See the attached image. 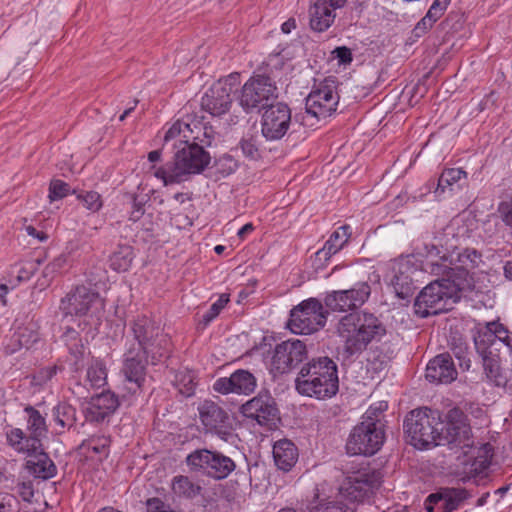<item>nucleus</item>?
I'll list each match as a JSON object with an SVG mask.
<instances>
[{
  "mask_svg": "<svg viewBox=\"0 0 512 512\" xmlns=\"http://www.w3.org/2000/svg\"><path fill=\"white\" fill-rule=\"evenodd\" d=\"M337 333L344 351L354 355L364 351L370 343L380 341L386 329L375 315L363 312L342 317L337 325Z\"/></svg>",
  "mask_w": 512,
  "mask_h": 512,
  "instance_id": "obj_1",
  "label": "nucleus"
},
{
  "mask_svg": "<svg viewBox=\"0 0 512 512\" xmlns=\"http://www.w3.org/2000/svg\"><path fill=\"white\" fill-rule=\"evenodd\" d=\"M295 388L299 394L319 400L333 397L339 389L336 363L329 357L311 360L298 373Z\"/></svg>",
  "mask_w": 512,
  "mask_h": 512,
  "instance_id": "obj_2",
  "label": "nucleus"
},
{
  "mask_svg": "<svg viewBox=\"0 0 512 512\" xmlns=\"http://www.w3.org/2000/svg\"><path fill=\"white\" fill-rule=\"evenodd\" d=\"M174 162L154 171V176L167 186L180 183L186 175L200 173L210 162L209 154L196 141L178 147Z\"/></svg>",
  "mask_w": 512,
  "mask_h": 512,
  "instance_id": "obj_3",
  "label": "nucleus"
},
{
  "mask_svg": "<svg viewBox=\"0 0 512 512\" xmlns=\"http://www.w3.org/2000/svg\"><path fill=\"white\" fill-rule=\"evenodd\" d=\"M441 424L440 414L428 408L412 410L404 421L409 442L418 449L440 445Z\"/></svg>",
  "mask_w": 512,
  "mask_h": 512,
  "instance_id": "obj_4",
  "label": "nucleus"
},
{
  "mask_svg": "<svg viewBox=\"0 0 512 512\" xmlns=\"http://www.w3.org/2000/svg\"><path fill=\"white\" fill-rule=\"evenodd\" d=\"M459 289L449 278L441 279L428 284L419 293L415 300V311L421 317L436 315L450 309V306L461 298Z\"/></svg>",
  "mask_w": 512,
  "mask_h": 512,
  "instance_id": "obj_5",
  "label": "nucleus"
},
{
  "mask_svg": "<svg viewBox=\"0 0 512 512\" xmlns=\"http://www.w3.org/2000/svg\"><path fill=\"white\" fill-rule=\"evenodd\" d=\"M338 102L336 80L333 77H328L314 87L307 96L305 112L301 115V124L307 127L315 126L336 111Z\"/></svg>",
  "mask_w": 512,
  "mask_h": 512,
  "instance_id": "obj_6",
  "label": "nucleus"
},
{
  "mask_svg": "<svg viewBox=\"0 0 512 512\" xmlns=\"http://www.w3.org/2000/svg\"><path fill=\"white\" fill-rule=\"evenodd\" d=\"M380 483L381 474L370 466H351L345 472L337 493L351 505L364 501Z\"/></svg>",
  "mask_w": 512,
  "mask_h": 512,
  "instance_id": "obj_7",
  "label": "nucleus"
},
{
  "mask_svg": "<svg viewBox=\"0 0 512 512\" xmlns=\"http://www.w3.org/2000/svg\"><path fill=\"white\" fill-rule=\"evenodd\" d=\"M66 315L86 317L90 326L97 327L105 309L104 300L86 286H77L61 300Z\"/></svg>",
  "mask_w": 512,
  "mask_h": 512,
  "instance_id": "obj_8",
  "label": "nucleus"
},
{
  "mask_svg": "<svg viewBox=\"0 0 512 512\" xmlns=\"http://www.w3.org/2000/svg\"><path fill=\"white\" fill-rule=\"evenodd\" d=\"M132 330L137 341V347H133L150 356L152 364L167 355L169 339L162 334L161 327L155 321L145 316L139 317L134 321Z\"/></svg>",
  "mask_w": 512,
  "mask_h": 512,
  "instance_id": "obj_9",
  "label": "nucleus"
},
{
  "mask_svg": "<svg viewBox=\"0 0 512 512\" xmlns=\"http://www.w3.org/2000/svg\"><path fill=\"white\" fill-rule=\"evenodd\" d=\"M473 338L478 354L512 357V332L498 321L479 324Z\"/></svg>",
  "mask_w": 512,
  "mask_h": 512,
  "instance_id": "obj_10",
  "label": "nucleus"
},
{
  "mask_svg": "<svg viewBox=\"0 0 512 512\" xmlns=\"http://www.w3.org/2000/svg\"><path fill=\"white\" fill-rule=\"evenodd\" d=\"M326 321L327 312L322 303L309 298L291 310L288 327L294 334L309 335L323 328Z\"/></svg>",
  "mask_w": 512,
  "mask_h": 512,
  "instance_id": "obj_11",
  "label": "nucleus"
},
{
  "mask_svg": "<svg viewBox=\"0 0 512 512\" xmlns=\"http://www.w3.org/2000/svg\"><path fill=\"white\" fill-rule=\"evenodd\" d=\"M186 464L191 471L201 472L217 480L227 478L236 467L230 457L208 449H197L188 454Z\"/></svg>",
  "mask_w": 512,
  "mask_h": 512,
  "instance_id": "obj_12",
  "label": "nucleus"
},
{
  "mask_svg": "<svg viewBox=\"0 0 512 512\" xmlns=\"http://www.w3.org/2000/svg\"><path fill=\"white\" fill-rule=\"evenodd\" d=\"M384 429L374 423L361 421L347 439L346 451L350 455H374L384 443Z\"/></svg>",
  "mask_w": 512,
  "mask_h": 512,
  "instance_id": "obj_13",
  "label": "nucleus"
},
{
  "mask_svg": "<svg viewBox=\"0 0 512 512\" xmlns=\"http://www.w3.org/2000/svg\"><path fill=\"white\" fill-rule=\"evenodd\" d=\"M239 85V75L230 74L214 83L201 99L202 108L213 116L225 114L232 103V93Z\"/></svg>",
  "mask_w": 512,
  "mask_h": 512,
  "instance_id": "obj_14",
  "label": "nucleus"
},
{
  "mask_svg": "<svg viewBox=\"0 0 512 512\" xmlns=\"http://www.w3.org/2000/svg\"><path fill=\"white\" fill-rule=\"evenodd\" d=\"M471 428L467 416L459 409H451L440 425V445L464 448L471 445Z\"/></svg>",
  "mask_w": 512,
  "mask_h": 512,
  "instance_id": "obj_15",
  "label": "nucleus"
},
{
  "mask_svg": "<svg viewBox=\"0 0 512 512\" xmlns=\"http://www.w3.org/2000/svg\"><path fill=\"white\" fill-rule=\"evenodd\" d=\"M277 98V87L268 76L251 77L242 87L240 105L245 110L260 108L268 105L269 101Z\"/></svg>",
  "mask_w": 512,
  "mask_h": 512,
  "instance_id": "obj_16",
  "label": "nucleus"
},
{
  "mask_svg": "<svg viewBox=\"0 0 512 512\" xmlns=\"http://www.w3.org/2000/svg\"><path fill=\"white\" fill-rule=\"evenodd\" d=\"M451 254L454 255V263L444 276L462 291L471 290L473 280L470 272L482 261L481 255L474 249H465L462 252L453 251Z\"/></svg>",
  "mask_w": 512,
  "mask_h": 512,
  "instance_id": "obj_17",
  "label": "nucleus"
},
{
  "mask_svg": "<svg viewBox=\"0 0 512 512\" xmlns=\"http://www.w3.org/2000/svg\"><path fill=\"white\" fill-rule=\"evenodd\" d=\"M199 419L207 432L215 433L227 440L231 423L228 414L218 404L205 400L198 406Z\"/></svg>",
  "mask_w": 512,
  "mask_h": 512,
  "instance_id": "obj_18",
  "label": "nucleus"
},
{
  "mask_svg": "<svg viewBox=\"0 0 512 512\" xmlns=\"http://www.w3.org/2000/svg\"><path fill=\"white\" fill-rule=\"evenodd\" d=\"M291 124V111L286 104L270 106L262 116V134L267 140H279Z\"/></svg>",
  "mask_w": 512,
  "mask_h": 512,
  "instance_id": "obj_19",
  "label": "nucleus"
},
{
  "mask_svg": "<svg viewBox=\"0 0 512 512\" xmlns=\"http://www.w3.org/2000/svg\"><path fill=\"white\" fill-rule=\"evenodd\" d=\"M307 355L306 347L300 340H287L275 348L271 367L272 371L283 374L302 362Z\"/></svg>",
  "mask_w": 512,
  "mask_h": 512,
  "instance_id": "obj_20",
  "label": "nucleus"
},
{
  "mask_svg": "<svg viewBox=\"0 0 512 512\" xmlns=\"http://www.w3.org/2000/svg\"><path fill=\"white\" fill-rule=\"evenodd\" d=\"M148 357L147 354L137 351L134 347L129 348L125 354L122 373L126 389L133 395L142 391L146 379L144 359Z\"/></svg>",
  "mask_w": 512,
  "mask_h": 512,
  "instance_id": "obj_21",
  "label": "nucleus"
},
{
  "mask_svg": "<svg viewBox=\"0 0 512 512\" xmlns=\"http://www.w3.org/2000/svg\"><path fill=\"white\" fill-rule=\"evenodd\" d=\"M277 408L273 398L268 394H259L241 407V413L257 421L260 425H269L277 419Z\"/></svg>",
  "mask_w": 512,
  "mask_h": 512,
  "instance_id": "obj_22",
  "label": "nucleus"
},
{
  "mask_svg": "<svg viewBox=\"0 0 512 512\" xmlns=\"http://www.w3.org/2000/svg\"><path fill=\"white\" fill-rule=\"evenodd\" d=\"M256 388V379L252 373L247 370H236L229 377L218 378L214 384V391L223 395L235 393L248 395L254 392Z\"/></svg>",
  "mask_w": 512,
  "mask_h": 512,
  "instance_id": "obj_23",
  "label": "nucleus"
},
{
  "mask_svg": "<svg viewBox=\"0 0 512 512\" xmlns=\"http://www.w3.org/2000/svg\"><path fill=\"white\" fill-rule=\"evenodd\" d=\"M416 253L425 257L423 269L433 275L444 276L454 263V255H447L442 247L435 244L424 243L422 247L416 248Z\"/></svg>",
  "mask_w": 512,
  "mask_h": 512,
  "instance_id": "obj_24",
  "label": "nucleus"
},
{
  "mask_svg": "<svg viewBox=\"0 0 512 512\" xmlns=\"http://www.w3.org/2000/svg\"><path fill=\"white\" fill-rule=\"evenodd\" d=\"M413 264L409 257L399 258L393 262L390 284L400 299H406L413 293Z\"/></svg>",
  "mask_w": 512,
  "mask_h": 512,
  "instance_id": "obj_25",
  "label": "nucleus"
},
{
  "mask_svg": "<svg viewBox=\"0 0 512 512\" xmlns=\"http://www.w3.org/2000/svg\"><path fill=\"white\" fill-rule=\"evenodd\" d=\"M345 3L346 0H313L309 10L311 28L318 32L327 30L334 22V11Z\"/></svg>",
  "mask_w": 512,
  "mask_h": 512,
  "instance_id": "obj_26",
  "label": "nucleus"
},
{
  "mask_svg": "<svg viewBox=\"0 0 512 512\" xmlns=\"http://www.w3.org/2000/svg\"><path fill=\"white\" fill-rule=\"evenodd\" d=\"M426 379L437 383H450L456 379L457 370L449 354H440L429 361Z\"/></svg>",
  "mask_w": 512,
  "mask_h": 512,
  "instance_id": "obj_27",
  "label": "nucleus"
},
{
  "mask_svg": "<svg viewBox=\"0 0 512 512\" xmlns=\"http://www.w3.org/2000/svg\"><path fill=\"white\" fill-rule=\"evenodd\" d=\"M119 406L116 395L110 391L102 392L91 398L87 406V418L90 421L101 422L112 415Z\"/></svg>",
  "mask_w": 512,
  "mask_h": 512,
  "instance_id": "obj_28",
  "label": "nucleus"
},
{
  "mask_svg": "<svg viewBox=\"0 0 512 512\" xmlns=\"http://www.w3.org/2000/svg\"><path fill=\"white\" fill-rule=\"evenodd\" d=\"M273 457L276 466L288 472L298 460V449L290 440L281 439L273 446Z\"/></svg>",
  "mask_w": 512,
  "mask_h": 512,
  "instance_id": "obj_29",
  "label": "nucleus"
},
{
  "mask_svg": "<svg viewBox=\"0 0 512 512\" xmlns=\"http://www.w3.org/2000/svg\"><path fill=\"white\" fill-rule=\"evenodd\" d=\"M28 471L35 477L49 479L56 475L57 468L42 447L31 456L26 462Z\"/></svg>",
  "mask_w": 512,
  "mask_h": 512,
  "instance_id": "obj_30",
  "label": "nucleus"
},
{
  "mask_svg": "<svg viewBox=\"0 0 512 512\" xmlns=\"http://www.w3.org/2000/svg\"><path fill=\"white\" fill-rule=\"evenodd\" d=\"M309 512H355L354 507L338 494H317L309 507Z\"/></svg>",
  "mask_w": 512,
  "mask_h": 512,
  "instance_id": "obj_31",
  "label": "nucleus"
},
{
  "mask_svg": "<svg viewBox=\"0 0 512 512\" xmlns=\"http://www.w3.org/2000/svg\"><path fill=\"white\" fill-rule=\"evenodd\" d=\"M8 444L17 452L26 454L27 457L37 452L41 447V440L35 436H25L19 428H13L6 433Z\"/></svg>",
  "mask_w": 512,
  "mask_h": 512,
  "instance_id": "obj_32",
  "label": "nucleus"
},
{
  "mask_svg": "<svg viewBox=\"0 0 512 512\" xmlns=\"http://www.w3.org/2000/svg\"><path fill=\"white\" fill-rule=\"evenodd\" d=\"M41 263V259H30L13 265L8 272L7 279L10 288L14 289L22 282L28 281L38 270Z\"/></svg>",
  "mask_w": 512,
  "mask_h": 512,
  "instance_id": "obj_33",
  "label": "nucleus"
},
{
  "mask_svg": "<svg viewBox=\"0 0 512 512\" xmlns=\"http://www.w3.org/2000/svg\"><path fill=\"white\" fill-rule=\"evenodd\" d=\"M493 456V448L490 444H484L474 448L471 461L466 463V472L472 476L482 474L490 465Z\"/></svg>",
  "mask_w": 512,
  "mask_h": 512,
  "instance_id": "obj_34",
  "label": "nucleus"
},
{
  "mask_svg": "<svg viewBox=\"0 0 512 512\" xmlns=\"http://www.w3.org/2000/svg\"><path fill=\"white\" fill-rule=\"evenodd\" d=\"M350 236V226L343 225L338 227L330 235L329 239L325 242L323 248L318 252V254L323 255L325 259L330 258L344 247Z\"/></svg>",
  "mask_w": 512,
  "mask_h": 512,
  "instance_id": "obj_35",
  "label": "nucleus"
},
{
  "mask_svg": "<svg viewBox=\"0 0 512 512\" xmlns=\"http://www.w3.org/2000/svg\"><path fill=\"white\" fill-rule=\"evenodd\" d=\"M194 134V129L191 127V124L188 121L177 120L165 133L164 141L168 142L170 140L176 139L179 145L182 146L184 144H188L190 141L198 140L199 136Z\"/></svg>",
  "mask_w": 512,
  "mask_h": 512,
  "instance_id": "obj_36",
  "label": "nucleus"
},
{
  "mask_svg": "<svg viewBox=\"0 0 512 512\" xmlns=\"http://www.w3.org/2000/svg\"><path fill=\"white\" fill-rule=\"evenodd\" d=\"M449 5V0H434L426 15L414 28L416 36H421L444 14Z\"/></svg>",
  "mask_w": 512,
  "mask_h": 512,
  "instance_id": "obj_37",
  "label": "nucleus"
},
{
  "mask_svg": "<svg viewBox=\"0 0 512 512\" xmlns=\"http://www.w3.org/2000/svg\"><path fill=\"white\" fill-rule=\"evenodd\" d=\"M482 358L483 368L487 379L495 386H505L507 378L503 375L500 368L502 356H496L490 353L479 354Z\"/></svg>",
  "mask_w": 512,
  "mask_h": 512,
  "instance_id": "obj_38",
  "label": "nucleus"
},
{
  "mask_svg": "<svg viewBox=\"0 0 512 512\" xmlns=\"http://www.w3.org/2000/svg\"><path fill=\"white\" fill-rule=\"evenodd\" d=\"M171 489L176 496L185 499H194L202 491V487L198 483L183 475L175 476L172 479Z\"/></svg>",
  "mask_w": 512,
  "mask_h": 512,
  "instance_id": "obj_39",
  "label": "nucleus"
},
{
  "mask_svg": "<svg viewBox=\"0 0 512 512\" xmlns=\"http://www.w3.org/2000/svg\"><path fill=\"white\" fill-rule=\"evenodd\" d=\"M86 457L102 460L108 456V439L105 437H94L84 441L80 447Z\"/></svg>",
  "mask_w": 512,
  "mask_h": 512,
  "instance_id": "obj_40",
  "label": "nucleus"
},
{
  "mask_svg": "<svg viewBox=\"0 0 512 512\" xmlns=\"http://www.w3.org/2000/svg\"><path fill=\"white\" fill-rule=\"evenodd\" d=\"M53 418L61 429L71 428L76 421V411L70 404L59 403L53 408Z\"/></svg>",
  "mask_w": 512,
  "mask_h": 512,
  "instance_id": "obj_41",
  "label": "nucleus"
},
{
  "mask_svg": "<svg viewBox=\"0 0 512 512\" xmlns=\"http://www.w3.org/2000/svg\"><path fill=\"white\" fill-rule=\"evenodd\" d=\"M467 173L461 168L445 169L439 177L436 193H444L447 188L458 184L461 180L466 179Z\"/></svg>",
  "mask_w": 512,
  "mask_h": 512,
  "instance_id": "obj_42",
  "label": "nucleus"
},
{
  "mask_svg": "<svg viewBox=\"0 0 512 512\" xmlns=\"http://www.w3.org/2000/svg\"><path fill=\"white\" fill-rule=\"evenodd\" d=\"M134 255L129 246L121 247L110 257V267L117 272L127 271L132 264Z\"/></svg>",
  "mask_w": 512,
  "mask_h": 512,
  "instance_id": "obj_43",
  "label": "nucleus"
},
{
  "mask_svg": "<svg viewBox=\"0 0 512 512\" xmlns=\"http://www.w3.org/2000/svg\"><path fill=\"white\" fill-rule=\"evenodd\" d=\"M27 414V428L30 431L32 436H35L40 439L46 431V423L43 416L31 406H28L24 410Z\"/></svg>",
  "mask_w": 512,
  "mask_h": 512,
  "instance_id": "obj_44",
  "label": "nucleus"
},
{
  "mask_svg": "<svg viewBox=\"0 0 512 512\" xmlns=\"http://www.w3.org/2000/svg\"><path fill=\"white\" fill-rule=\"evenodd\" d=\"M87 381L92 387L100 388L106 384L107 372L102 361L93 360L87 369Z\"/></svg>",
  "mask_w": 512,
  "mask_h": 512,
  "instance_id": "obj_45",
  "label": "nucleus"
},
{
  "mask_svg": "<svg viewBox=\"0 0 512 512\" xmlns=\"http://www.w3.org/2000/svg\"><path fill=\"white\" fill-rule=\"evenodd\" d=\"M348 295L349 303L353 308L362 306L370 296L371 289L368 283L360 282L355 284L351 289L344 290Z\"/></svg>",
  "mask_w": 512,
  "mask_h": 512,
  "instance_id": "obj_46",
  "label": "nucleus"
},
{
  "mask_svg": "<svg viewBox=\"0 0 512 512\" xmlns=\"http://www.w3.org/2000/svg\"><path fill=\"white\" fill-rule=\"evenodd\" d=\"M325 305L332 311L345 312L354 309L349 303L348 295L341 291H333L325 297Z\"/></svg>",
  "mask_w": 512,
  "mask_h": 512,
  "instance_id": "obj_47",
  "label": "nucleus"
},
{
  "mask_svg": "<svg viewBox=\"0 0 512 512\" xmlns=\"http://www.w3.org/2000/svg\"><path fill=\"white\" fill-rule=\"evenodd\" d=\"M388 408V405L384 401H379L377 403L372 404L362 416L361 421L372 422L376 427L384 429V424L382 422V414Z\"/></svg>",
  "mask_w": 512,
  "mask_h": 512,
  "instance_id": "obj_48",
  "label": "nucleus"
},
{
  "mask_svg": "<svg viewBox=\"0 0 512 512\" xmlns=\"http://www.w3.org/2000/svg\"><path fill=\"white\" fill-rule=\"evenodd\" d=\"M77 199L87 210L93 213L98 212L103 206L101 195L95 191H86L80 193L77 195Z\"/></svg>",
  "mask_w": 512,
  "mask_h": 512,
  "instance_id": "obj_49",
  "label": "nucleus"
},
{
  "mask_svg": "<svg viewBox=\"0 0 512 512\" xmlns=\"http://www.w3.org/2000/svg\"><path fill=\"white\" fill-rule=\"evenodd\" d=\"M176 386L182 395L190 397L195 392L196 382L192 374L179 373L176 376Z\"/></svg>",
  "mask_w": 512,
  "mask_h": 512,
  "instance_id": "obj_50",
  "label": "nucleus"
},
{
  "mask_svg": "<svg viewBox=\"0 0 512 512\" xmlns=\"http://www.w3.org/2000/svg\"><path fill=\"white\" fill-rule=\"evenodd\" d=\"M69 264V258L66 254H60L55 257L45 268L43 274L45 277L53 278L61 273Z\"/></svg>",
  "mask_w": 512,
  "mask_h": 512,
  "instance_id": "obj_51",
  "label": "nucleus"
},
{
  "mask_svg": "<svg viewBox=\"0 0 512 512\" xmlns=\"http://www.w3.org/2000/svg\"><path fill=\"white\" fill-rule=\"evenodd\" d=\"M13 340L19 348H30L38 340V335L28 328H19L13 335Z\"/></svg>",
  "mask_w": 512,
  "mask_h": 512,
  "instance_id": "obj_52",
  "label": "nucleus"
},
{
  "mask_svg": "<svg viewBox=\"0 0 512 512\" xmlns=\"http://www.w3.org/2000/svg\"><path fill=\"white\" fill-rule=\"evenodd\" d=\"M229 302V296L226 294H222L219 298L211 305L209 310L203 315L202 321L205 325L209 324L213 321L222 311V309Z\"/></svg>",
  "mask_w": 512,
  "mask_h": 512,
  "instance_id": "obj_53",
  "label": "nucleus"
},
{
  "mask_svg": "<svg viewBox=\"0 0 512 512\" xmlns=\"http://www.w3.org/2000/svg\"><path fill=\"white\" fill-rule=\"evenodd\" d=\"M70 192V186L59 179L52 180L49 186V199L55 201L64 198Z\"/></svg>",
  "mask_w": 512,
  "mask_h": 512,
  "instance_id": "obj_54",
  "label": "nucleus"
},
{
  "mask_svg": "<svg viewBox=\"0 0 512 512\" xmlns=\"http://www.w3.org/2000/svg\"><path fill=\"white\" fill-rule=\"evenodd\" d=\"M20 510V502L9 493H0V512H18Z\"/></svg>",
  "mask_w": 512,
  "mask_h": 512,
  "instance_id": "obj_55",
  "label": "nucleus"
},
{
  "mask_svg": "<svg viewBox=\"0 0 512 512\" xmlns=\"http://www.w3.org/2000/svg\"><path fill=\"white\" fill-rule=\"evenodd\" d=\"M242 153L251 160L259 157V149L254 138H243L240 142Z\"/></svg>",
  "mask_w": 512,
  "mask_h": 512,
  "instance_id": "obj_56",
  "label": "nucleus"
},
{
  "mask_svg": "<svg viewBox=\"0 0 512 512\" xmlns=\"http://www.w3.org/2000/svg\"><path fill=\"white\" fill-rule=\"evenodd\" d=\"M448 497L449 510H454L468 497V493L464 489H453L449 492Z\"/></svg>",
  "mask_w": 512,
  "mask_h": 512,
  "instance_id": "obj_57",
  "label": "nucleus"
},
{
  "mask_svg": "<svg viewBox=\"0 0 512 512\" xmlns=\"http://www.w3.org/2000/svg\"><path fill=\"white\" fill-rule=\"evenodd\" d=\"M332 57L337 60L339 65H348L352 62L351 50L345 46L337 47L333 50Z\"/></svg>",
  "mask_w": 512,
  "mask_h": 512,
  "instance_id": "obj_58",
  "label": "nucleus"
},
{
  "mask_svg": "<svg viewBox=\"0 0 512 512\" xmlns=\"http://www.w3.org/2000/svg\"><path fill=\"white\" fill-rule=\"evenodd\" d=\"M78 333L74 329H68L65 333V338L68 340H74L73 344H67L70 352L75 355L76 358L82 355L84 352V346L77 342Z\"/></svg>",
  "mask_w": 512,
  "mask_h": 512,
  "instance_id": "obj_59",
  "label": "nucleus"
},
{
  "mask_svg": "<svg viewBox=\"0 0 512 512\" xmlns=\"http://www.w3.org/2000/svg\"><path fill=\"white\" fill-rule=\"evenodd\" d=\"M502 221L512 227V201H502L497 209Z\"/></svg>",
  "mask_w": 512,
  "mask_h": 512,
  "instance_id": "obj_60",
  "label": "nucleus"
},
{
  "mask_svg": "<svg viewBox=\"0 0 512 512\" xmlns=\"http://www.w3.org/2000/svg\"><path fill=\"white\" fill-rule=\"evenodd\" d=\"M16 491L25 501H30L34 495L33 487L30 482L18 483L16 486Z\"/></svg>",
  "mask_w": 512,
  "mask_h": 512,
  "instance_id": "obj_61",
  "label": "nucleus"
},
{
  "mask_svg": "<svg viewBox=\"0 0 512 512\" xmlns=\"http://www.w3.org/2000/svg\"><path fill=\"white\" fill-rule=\"evenodd\" d=\"M144 214V207L143 204L138 202L136 198H133L132 202V211L130 213V220L132 221H138L142 215Z\"/></svg>",
  "mask_w": 512,
  "mask_h": 512,
  "instance_id": "obj_62",
  "label": "nucleus"
},
{
  "mask_svg": "<svg viewBox=\"0 0 512 512\" xmlns=\"http://www.w3.org/2000/svg\"><path fill=\"white\" fill-rule=\"evenodd\" d=\"M56 372V366L47 367L39 372L38 378L40 381H47L50 380L56 374Z\"/></svg>",
  "mask_w": 512,
  "mask_h": 512,
  "instance_id": "obj_63",
  "label": "nucleus"
},
{
  "mask_svg": "<svg viewBox=\"0 0 512 512\" xmlns=\"http://www.w3.org/2000/svg\"><path fill=\"white\" fill-rule=\"evenodd\" d=\"M25 230L28 235L37 238L39 241H45L47 239V235L44 232L38 231L31 225L26 226Z\"/></svg>",
  "mask_w": 512,
  "mask_h": 512,
  "instance_id": "obj_64",
  "label": "nucleus"
}]
</instances>
